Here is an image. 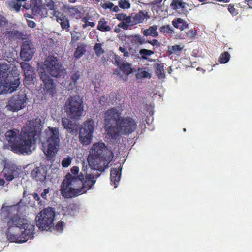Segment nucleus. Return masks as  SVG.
<instances>
[{
    "instance_id": "obj_1",
    "label": "nucleus",
    "mask_w": 252,
    "mask_h": 252,
    "mask_svg": "<svg viewBox=\"0 0 252 252\" xmlns=\"http://www.w3.org/2000/svg\"><path fill=\"white\" fill-rule=\"evenodd\" d=\"M77 166H73L71 173L65 175L61 187L62 195L66 198H73L85 193L95 184L94 174L80 172Z\"/></svg>"
},
{
    "instance_id": "obj_2",
    "label": "nucleus",
    "mask_w": 252,
    "mask_h": 252,
    "mask_svg": "<svg viewBox=\"0 0 252 252\" xmlns=\"http://www.w3.org/2000/svg\"><path fill=\"white\" fill-rule=\"evenodd\" d=\"M43 71L40 74L41 80L45 86L44 90L49 95L53 96L57 93L56 85L49 74L55 78H59L63 74L62 63L56 57L48 56L40 67Z\"/></svg>"
},
{
    "instance_id": "obj_3",
    "label": "nucleus",
    "mask_w": 252,
    "mask_h": 252,
    "mask_svg": "<svg viewBox=\"0 0 252 252\" xmlns=\"http://www.w3.org/2000/svg\"><path fill=\"white\" fill-rule=\"evenodd\" d=\"M113 152L102 142L94 143L87 158L89 165L94 169L104 171L113 158Z\"/></svg>"
},
{
    "instance_id": "obj_4",
    "label": "nucleus",
    "mask_w": 252,
    "mask_h": 252,
    "mask_svg": "<svg viewBox=\"0 0 252 252\" xmlns=\"http://www.w3.org/2000/svg\"><path fill=\"white\" fill-rule=\"evenodd\" d=\"M137 124L129 116H122L118 120L116 125L106 126L105 131L111 139L117 143L122 135L128 136L136 129Z\"/></svg>"
},
{
    "instance_id": "obj_5",
    "label": "nucleus",
    "mask_w": 252,
    "mask_h": 252,
    "mask_svg": "<svg viewBox=\"0 0 252 252\" xmlns=\"http://www.w3.org/2000/svg\"><path fill=\"white\" fill-rule=\"evenodd\" d=\"M40 123L36 120H32L29 122L26 126L22 130L20 140L17 143V153L20 154H29L32 152V147L35 144V136L40 130Z\"/></svg>"
},
{
    "instance_id": "obj_6",
    "label": "nucleus",
    "mask_w": 252,
    "mask_h": 252,
    "mask_svg": "<svg viewBox=\"0 0 252 252\" xmlns=\"http://www.w3.org/2000/svg\"><path fill=\"white\" fill-rule=\"evenodd\" d=\"M19 204L17 203V227H19L21 232L17 237V243H22L33 237L34 225L26 218L28 206L25 205L20 208Z\"/></svg>"
},
{
    "instance_id": "obj_7",
    "label": "nucleus",
    "mask_w": 252,
    "mask_h": 252,
    "mask_svg": "<svg viewBox=\"0 0 252 252\" xmlns=\"http://www.w3.org/2000/svg\"><path fill=\"white\" fill-rule=\"evenodd\" d=\"M45 141L44 153L48 159H52L59 150L60 139L59 131L57 127H48L45 131Z\"/></svg>"
},
{
    "instance_id": "obj_8",
    "label": "nucleus",
    "mask_w": 252,
    "mask_h": 252,
    "mask_svg": "<svg viewBox=\"0 0 252 252\" xmlns=\"http://www.w3.org/2000/svg\"><path fill=\"white\" fill-rule=\"evenodd\" d=\"M16 90V70L7 69L6 65H0V94L11 93Z\"/></svg>"
},
{
    "instance_id": "obj_9",
    "label": "nucleus",
    "mask_w": 252,
    "mask_h": 252,
    "mask_svg": "<svg viewBox=\"0 0 252 252\" xmlns=\"http://www.w3.org/2000/svg\"><path fill=\"white\" fill-rule=\"evenodd\" d=\"M15 212V205L5 206L4 204L1 209V216L7 221L6 234L8 240L11 242H16Z\"/></svg>"
},
{
    "instance_id": "obj_10",
    "label": "nucleus",
    "mask_w": 252,
    "mask_h": 252,
    "mask_svg": "<svg viewBox=\"0 0 252 252\" xmlns=\"http://www.w3.org/2000/svg\"><path fill=\"white\" fill-rule=\"evenodd\" d=\"M64 107L67 116L74 120L79 119L84 110L82 100L76 96H70L66 101Z\"/></svg>"
},
{
    "instance_id": "obj_11",
    "label": "nucleus",
    "mask_w": 252,
    "mask_h": 252,
    "mask_svg": "<svg viewBox=\"0 0 252 252\" xmlns=\"http://www.w3.org/2000/svg\"><path fill=\"white\" fill-rule=\"evenodd\" d=\"M41 0H32L31 6L32 7V13L35 15H40L43 17L49 16L53 18L54 17L55 13V4L52 1L46 5L41 4Z\"/></svg>"
},
{
    "instance_id": "obj_12",
    "label": "nucleus",
    "mask_w": 252,
    "mask_h": 252,
    "mask_svg": "<svg viewBox=\"0 0 252 252\" xmlns=\"http://www.w3.org/2000/svg\"><path fill=\"white\" fill-rule=\"evenodd\" d=\"M55 216L54 208L48 207L44 209L35 218L37 226L43 230L46 229L53 223Z\"/></svg>"
},
{
    "instance_id": "obj_13",
    "label": "nucleus",
    "mask_w": 252,
    "mask_h": 252,
    "mask_svg": "<svg viewBox=\"0 0 252 252\" xmlns=\"http://www.w3.org/2000/svg\"><path fill=\"white\" fill-rule=\"evenodd\" d=\"M94 129V122L91 119L86 120L79 130V140L84 145H89L92 140Z\"/></svg>"
},
{
    "instance_id": "obj_14",
    "label": "nucleus",
    "mask_w": 252,
    "mask_h": 252,
    "mask_svg": "<svg viewBox=\"0 0 252 252\" xmlns=\"http://www.w3.org/2000/svg\"><path fill=\"white\" fill-rule=\"evenodd\" d=\"M35 49L30 41H25L21 46L20 57L24 61H29L33 57Z\"/></svg>"
},
{
    "instance_id": "obj_15",
    "label": "nucleus",
    "mask_w": 252,
    "mask_h": 252,
    "mask_svg": "<svg viewBox=\"0 0 252 252\" xmlns=\"http://www.w3.org/2000/svg\"><path fill=\"white\" fill-rule=\"evenodd\" d=\"M21 67L24 74V83L25 85H30L35 78L36 74L34 68L29 63L25 62L20 63Z\"/></svg>"
},
{
    "instance_id": "obj_16",
    "label": "nucleus",
    "mask_w": 252,
    "mask_h": 252,
    "mask_svg": "<svg viewBox=\"0 0 252 252\" xmlns=\"http://www.w3.org/2000/svg\"><path fill=\"white\" fill-rule=\"evenodd\" d=\"M119 69H116L114 74L119 75L124 80L127 79L128 76L133 72V68L132 64L123 61L122 63L118 64Z\"/></svg>"
},
{
    "instance_id": "obj_17",
    "label": "nucleus",
    "mask_w": 252,
    "mask_h": 252,
    "mask_svg": "<svg viewBox=\"0 0 252 252\" xmlns=\"http://www.w3.org/2000/svg\"><path fill=\"white\" fill-rule=\"evenodd\" d=\"M121 113L117 109L112 108L108 109L104 114V122L105 129L106 126H108L111 120H114L115 122V125L117 124V121L118 119L121 118Z\"/></svg>"
},
{
    "instance_id": "obj_18",
    "label": "nucleus",
    "mask_w": 252,
    "mask_h": 252,
    "mask_svg": "<svg viewBox=\"0 0 252 252\" xmlns=\"http://www.w3.org/2000/svg\"><path fill=\"white\" fill-rule=\"evenodd\" d=\"M170 6L173 10L176 11L180 14L187 15L189 13L187 9L189 4L183 2L182 0H172Z\"/></svg>"
},
{
    "instance_id": "obj_19",
    "label": "nucleus",
    "mask_w": 252,
    "mask_h": 252,
    "mask_svg": "<svg viewBox=\"0 0 252 252\" xmlns=\"http://www.w3.org/2000/svg\"><path fill=\"white\" fill-rule=\"evenodd\" d=\"M5 137L7 143L5 147L7 149L16 152V132L14 130H9L5 133Z\"/></svg>"
},
{
    "instance_id": "obj_20",
    "label": "nucleus",
    "mask_w": 252,
    "mask_h": 252,
    "mask_svg": "<svg viewBox=\"0 0 252 252\" xmlns=\"http://www.w3.org/2000/svg\"><path fill=\"white\" fill-rule=\"evenodd\" d=\"M54 17H56V21L60 24L63 30L68 31L70 27L69 21L68 18L64 14L57 11L55 13Z\"/></svg>"
},
{
    "instance_id": "obj_21",
    "label": "nucleus",
    "mask_w": 252,
    "mask_h": 252,
    "mask_svg": "<svg viewBox=\"0 0 252 252\" xmlns=\"http://www.w3.org/2000/svg\"><path fill=\"white\" fill-rule=\"evenodd\" d=\"M122 167L120 166L118 168H112L110 171V179L111 184L115 185V188L117 187V185L120 180L121 172Z\"/></svg>"
},
{
    "instance_id": "obj_22",
    "label": "nucleus",
    "mask_w": 252,
    "mask_h": 252,
    "mask_svg": "<svg viewBox=\"0 0 252 252\" xmlns=\"http://www.w3.org/2000/svg\"><path fill=\"white\" fill-rule=\"evenodd\" d=\"M62 124L64 128L70 133H73L77 129V126L76 123L68 118H62Z\"/></svg>"
},
{
    "instance_id": "obj_23",
    "label": "nucleus",
    "mask_w": 252,
    "mask_h": 252,
    "mask_svg": "<svg viewBox=\"0 0 252 252\" xmlns=\"http://www.w3.org/2000/svg\"><path fill=\"white\" fill-rule=\"evenodd\" d=\"M172 24L175 28L179 29L181 31L188 28L189 25L187 21L181 18L174 19L172 21Z\"/></svg>"
},
{
    "instance_id": "obj_24",
    "label": "nucleus",
    "mask_w": 252,
    "mask_h": 252,
    "mask_svg": "<svg viewBox=\"0 0 252 252\" xmlns=\"http://www.w3.org/2000/svg\"><path fill=\"white\" fill-rule=\"evenodd\" d=\"M150 17L148 15V12L146 10H140L133 17L134 19V23L135 24L142 23L145 19H150Z\"/></svg>"
},
{
    "instance_id": "obj_25",
    "label": "nucleus",
    "mask_w": 252,
    "mask_h": 252,
    "mask_svg": "<svg viewBox=\"0 0 252 252\" xmlns=\"http://www.w3.org/2000/svg\"><path fill=\"white\" fill-rule=\"evenodd\" d=\"M14 167L10 166L8 164H6L1 173L7 181H11L14 178L13 173L14 172Z\"/></svg>"
},
{
    "instance_id": "obj_26",
    "label": "nucleus",
    "mask_w": 252,
    "mask_h": 252,
    "mask_svg": "<svg viewBox=\"0 0 252 252\" xmlns=\"http://www.w3.org/2000/svg\"><path fill=\"white\" fill-rule=\"evenodd\" d=\"M158 26L154 25L150 26L148 29H145L143 32V34L146 36H151L153 37H157L158 35V33L157 31Z\"/></svg>"
},
{
    "instance_id": "obj_27",
    "label": "nucleus",
    "mask_w": 252,
    "mask_h": 252,
    "mask_svg": "<svg viewBox=\"0 0 252 252\" xmlns=\"http://www.w3.org/2000/svg\"><path fill=\"white\" fill-rule=\"evenodd\" d=\"M108 21H106L104 18H101L98 21L97 29L103 32L110 31L111 28L110 26L108 25Z\"/></svg>"
},
{
    "instance_id": "obj_28",
    "label": "nucleus",
    "mask_w": 252,
    "mask_h": 252,
    "mask_svg": "<svg viewBox=\"0 0 252 252\" xmlns=\"http://www.w3.org/2000/svg\"><path fill=\"white\" fill-rule=\"evenodd\" d=\"M27 98L25 94L20 95L18 94L17 95V112L23 109L25 107L24 104L25 103Z\"/></svg>"
},
{
    "instance_id": "obj_29",
    "label": "nucleus",
    "mask_w": 252,
    "mask_h": 252,
    "mask_svg": "<svg viewBox=\"0 0 252 252\" xmlns=\"http://www.w3.org/2000/svg\"><path fill=\"white\" fill-rule=\"evenodd\" d=\"M32 176L37 181H42L45 179V176L41 173L39 167L34 169L31 173Z\"/></svg>"
},
{
    "instance_id": "obj_30",
    "label": "nucleus",
    "mask_w": 252,
    "mask_h": 252,
    "mask_svg": "<svg viewBox=\"0 0 252 252\" xmlns=\"http://www.w3.org/2000/svg\"><path fill=\"white\" fill-rule=\"evenodd\" d=\"M86 45L82 44L78 45L74 53L76 59H80L86 52Z\"/></svg>"
},
{
    "instance_id": "obj_31",
    "label": "nucleus",
    "mask_w": 252,
    "mask_h": 252,
    "mask_svg": "<svg viewBox=\"0 0 252 252\" xmlns=\"http://www.w3.org/2000/svg\"><path fill=\"white\" fill-rule=\"evenodd\" d=\"M156 71V74L159 78H162L165 76L164 65L163 63H156L154 66Z\"/></svg>"
},
{
    "instance_id": "obj_32",
    "label": "nucleus",
    "mask_w": 252,
    "mask_h": 252,
    "mask_svg": "<svg viewBox=\"0 0 252 252\" xmlns=\"http://www.w3.org/2000/svg\"><path fill=\"white\" fill-rule=\"evenodd\" d=\"M131 42L135 44L142 45L146 43V40L144 37H142L139 35H133L129 37Z\"/></svg>"
},
{
    "instance_id": "obj_33",
    "label": "nucleus",
    "mask_w": 252,
    "mask_h": 252,
    "mask_svg": "<svg viewBox=\"0 0 252 252\" xmlns=\"http://www.w3.org/2000/svg\"><path fill=\"white\" fill-rule=\"evenodd\" d=\"M154 54L153 51L146 49H142L139 51V54L141 56L142 59L148 60L150 62L154 61V60L149 59L147 56H151Z\"/></svg>"
},
{
    "instance_id": "obj_34",
    "label": "nucleus",
    "mask_w": 252,
    "mask_h": 252,
    "mask_svg": "<svg viewBox=\"0 0 252 252\" xmlns=\"http://www.w3.org/2000/svg\"><path fill=\"white\" fill-rule=\"evenodd\" d=\"M80 78V74L79 71H76L72 74L69 83V85L72 88L77 87V81Z\"/></svg>"
},
{
    "instance_id": "obj_35",
    "label": "nucleus",
    "mask_w": 252,
    "mask_h": 252,
    "mask_svg": "<svg viewBox=\"0 0 252 252\" xmlns=\"http://www.w3.org/2000/svg\"><path fill=\"white\" fill-rule=\"evenodd\" d=\"M68 11L71 17L75 18L77 19H79L81 18L82 17L81 12L80 11L76 6L69 8L68 9Z\"/></svg>"
},
{
    "instance_id": "obj_36",
    "label": "nucleus",
    "mask_w": 252,
    "mask_h": 252,
    "mask_svg": "<svg viewBox=\"0 0 252 252\" xmlns=\"http://www.w3.org/2000/svg\"><path fill=\"white\" fill-rule=\"evenodd\" d=\"M230 55L228 52H224L219 56L218 62L220 63H226L230 60Z\"/></svg>"
},
{
    "instance_id": "obj_37",
    "label": "nucleus",
    "mask_w": 252,
    "mask_h": 252,
    "mask_svg": "<svg viewBox=\"0 0 252 252\" xmlns=\"http://www.w3.org/2000/svg\"><path fill=\"white\" fill-rule=\"evenodd\" d=\"M197 34V30L190 29L185 32L184 35V39H193L195 38Z\"/></svg>"
},
{
    "instance_id": "obj_38",
    "label": "nucleus",
    "mask_w": 252,
    "mask_h": 252,
    "mask_svg": "<svg viewBox=\"0 0 252 252\" xmlns=\"http://www.w3.org/2000/svg\"><path fill=\"white\" fill-rule=\"evenodd\" d=\"M6 107L8 110L12 112L16 111V98L14 96L9 100Z\"/></svg>"
},
{
    "instance_id": "obj_39",
    "label": "nucleus",
    "mask_w": 252,
    "mask_h": 252,
    "mask_svg": "<svg viewBox=\"0 0 252 252\" xmlns=\"http://www.w3.org/2000/svg\"><path fill=\"white\" fill-rule=\"evenodd\" d=\"M160 32L163 33H166L168 34H172L174 32L173 28L170 26L169 25H164L160 27Z\"/></svg>"
},
{
    "instance_id": "obj_40",
    "label": "nucleus",
    "mask_w": 252,
    "mask_h": 252,
    "mask_svg": "<svg viewBox=\"0 0 252 252\" xmlns=\"http://www.w3.org/2000/svg\"><path fill=\"white\" fill-rule=\"evenodd\" d=\"M183 47L179 45H175L168 47V50L171 53L179 54L182 50Z\"/></svg>"
},
{
    "instance_id": "obj_41",
    "label": "nucleus",
    "mask_w": 252,
    "mask_h": 252,
    "mask_svg": "<svg viewBox=\"0 0 252 252\" xmlns=\"http://www.w3.org/2000/svg\"><path fill=\"white\" fill-rule=\"evenodd\" d=\"M102 44L99 43H97L95 44L94 49L95 52V54L97 56H100L104 53V50L101 47Z\"/></svg>"
},
{
    "instance_id": "obj_42",
    "label": "nucleus",
    "mask_w": 252,
    "mask_h": 252,
    "mask_svg": "<svg viewBox=\"0 0 252 252\" xmlns=\"http://www.w3.org/2000/svg\"><path fill=\"white\" fill-rule=\"evenodd\" d=\"M118 5L122 9H128L130 7V4L128 0H120L119 1Z\"/></svg>"
},
{
    "instance_id": "obj_43",
    "label": "nucleus",
    "mask_w": 252,
    "mask_h": 252,
    "mask_svg": "<svg viewBox=\"0 0 252 252\" xmlns=\"http://www.w3.org/2000/svg\"><path fill=\"white\" fill-rule=\"evenodd\" d=\"M72 161V158L70 157L64 158L62 161V165L63 167L66 168L68 167Z\"/></svg>"
},
{
    "instance_id": "obj_44",
    "label": "nucleus",
    "mask_w": 252,
    "mask_h": 252,
    "mask_svg": "<svg viewBox=\"0 0 252 252\" xmlns=\"http://www.w3.org/2000/svg\"><path fill=\"white\" fill-rule=\"evenodd\" d=\"M63 222L60 220L56 224L53 229L57 232H62L63 229Z\"/></svg>"
},
{
    "instance_id": "obj_45",
    "label": "nucleus",
    "mask_w": 252,
    "mask_h": 252,
    "mask_svg": "<svg viewBox=\"0 0 252 252\" xmlns=\"http://www.w3.org/2000/svg\"><path fill=\"white\" fill-rule=\"evenodd\" d=\"M228 10L229 12L233 15L236 16L238 14V10L234 8V5L229 4L228 5Z\"/></svg>"
},
{
    "instance_id": "obj_46",
    "label": "nucleus",
    "mask_w": 252,
    "mask_h": 252,
    "mask_svg": "<svg viewBox=\"0 0 252 252\" xmlns=\"http://www.w3.org/2000/svg\"><path fill=\"white\" fill-rule=\"evenodd\" d=\"M7 1L9 8L16 10V0H7Z\"/></svg>"
},
{
    "instance_id": "obj_47",
    "label": "nucleus",
    "mask_w": 252,
    "mask_h": 252,
    "mask_svg": "<svg viewBox=\"0 0 252 252\" xmlns=\"http://www.w3.org/2000/svg\"><path fill=\"white\" fill-rule=\"evenodd\" d=\"M126 23L128 25L129 24L130 25H135V23H134V19H133V17L132 16H126L125 21Z\"/></svg>"
},
{
    "instance_id": "obj_48",
    "label": "nucleus",
    "mask_w": 252,
    "mask_h": 252,
    "mask_svg": "<svg viewBox=\"0 0 252 252\" xmlns=\"http://www.w3.org/2000/svg\"><path fill=\"white\" fill-rule=\"evenodd\" d=\"M148 43L151 44L153 46H156L157 47H158L160 46V43L158 41L157 39H153L152 40H146V43Z\"/></svg>"
},
{
    "instance_id": "obj_49",
    "label": "nucleus",
    "mask_w": 252,
    "mask_h": 252,
    "mask_svg": "<svg viewBox=\"0 0 252 252\" xmlns=\"http://www.w3.org/2000/svg\"><path fill=\"white\" fill-rule=\"evenodd\" d=\"M32 196H33V197L34 200H35L36 201H38V204L42 205V204H43L42 201L40 199V196L36 193H33L32 194Z\"/></svg>"
},
{
    "instance_id": "obj_50",
    "label": "nucleus",
    "mask_w": 252,
    "mask_h": 252,
    "mask_svg": "<svg viewBox=\"0 0 252 252\" xmlns=\"http://www.w3.org/2000/svg\"><path fill=\"white\" fill-rule=\"evenodd\" d=\"M114 6L112 2L104 3L101 6L104 9H110V10Z\"/></svg>"
},
{
    "instance_id": "obj_51",
    "label": "nucleus",
    "mask_w": 252,
    "mask_h": 252,
    "mask_svg": "<svg viewBox=\"0 0 252 252\" xmlns=\"http://www.w3.org/2000/svg\"><path fill=\"white\" fill-rule=\"evenodd\" d=\"M49 192V188L45 189L43 190V191L41 194V197L47 200V194H48Z\"/></svg>"
},
{
    "instance_id": "obj_52",
    "label": "nucleus",
    "mask_w": 252,
    "mask_h": 252,
    "mask_svg": "<svg viewBox=\"0 0 252 252\" xmlns=\"http://www.w3.org/2000/svg\"><path fill=\"white\" fill-rule=\"evenodd\" d=\"M126 14L124 13L117 14L116 15V18L119 21H124Z\"/></svg>"
},
{
    "instance_id": "obj_53",
    "label": "nucleus",
    "mask_w": 252,
    "mask_h": 252,
    "mask_svg": "<svg viewBox=\"0 0 252 252\" xmlns=\"http://www.w3.org/2000/svg\"><path fill=\"white\" fill-rule=\"evenodd\" d=\"M118 26L119 28H122L123 29H127L128 25L124 21H122L118 25Z\"/></svg>"
},
{
    "instance_id": "obj_54",
    "label": "nucleus",
    "mask_w": 252,
    "mask_h": 252,
    "mask_svg": "<svg viewBox=\"0 0 252 252\" xmlns=\"http://www.w3.org/2000/svg\"><path fill=\"white\" fill-rule=\"evenodd\" d=\"M7 23V21L5 18L0 15V27H2L4 26Z\"/></svg>"
},
{
    "instance_id": "obj_55",
    "label": "nucleus",
    "mask_w": 252,
    "mask_h": 252,
    "mask_svg": "<svg viewBox=\"0 0 252 252\" xmlns=\"http://www.w3.org/2000/svg\"><path fill=\"white\" fill-rule=\"evenodd\" d=\"M123 61H122L120 57L117 55H115V62L116 63L117 65L118 66V64H121L122 63Z\"/></svg>"
},
{
    "instance_id": "obj_56",
    "label": "nucleus",
    "mask_w": 252,
    "mask_h": 252,
    "mask_svg": "<svg viewBox=\"0 0 252 252\" xmlns=\"http://www.w3.org/2000/svg\"><path fill=\"white\" fill-rule=\"evenodd\" d=\"M82 21L83 22H86L87 26H90L91 27H94L95 26V23L94 22H89L85 18L83 19Z\"/></svg>"
},
{
    "instance_id": "obj_57",
    "label": "nucleus",
    "mask_w": 252,
    "mask_h": 252,
    "mask_svg": "<svg viewBox=\"0 0 252 252\" xmlns=\"http://www.w3.org/2000/svg\"><path fill=\"white\" fill-rule=\"evenodd\" d=\"M26 0H17V12L20 11L21 7V4L19 3L20 2H21V1L25 2Z\"/></svg>"
},
{
    "instance_id": "obj_58",
    "label": "nucleus",
    "mask_w": 252,
    "mask_h": 252,
    "mask_svg": "<svg viewBox=\"0 0 252 252\" xmlns=\"http://www.w3.org/2000/svg\"><path fill=\"white\" fill-rule=\"evenodd\" d=\"M28 25L31 28H34L36 26V24L33 21H29L28 22Z\"/></svg>"
},
{
    "instance_id": "obj_59",
    "label": "nucleus",
    "mask_w": 252,
    "mask_h": 252,
    "mask_svg": "<svg viewBox=\"0 0 252 252\" xmlns=\"http://www.w3.org/2000/svg\"><path fill=\"white\" fill-rule=\"evenodd\" d=\"M111 11L112 12H117L119 11V8L117 6H114L112 8H111Z\"/></svg>"
},
{
    "instance_id": "obj_60",
    "label": "nucleus",
    "mask_w": 252,
    "mask_h": 252,
    "mask_svg": "<svg viewBox=\"0 0 252 252\" xmlns=\"http://www.w3.org/2000/svg\"><path fill=\"white\" fill-rule=\"evenodd\" d=\"M245 1L247 2V5L249 8H252V0H245Z\"/></svg>"
},
{
    "instance_id": "obj_61",
    "label": "nucleus",
    "mask_w": 252,
    "mask_h": 252,
    "mask_svg": "<svg viewBox=\"0 0 252 252\" xmlns=\"http://www.w3.org/2000/svg\"><path fill=\"white\" fill-rule=\"evenodd\" d=\"M119 50L120 51H121L122 53H124L125 52H126V49L123 47H119Z\"/></svg>"
},
{
    "instance_id": "obj_62",
    "label": "nucleus",
    "mask_w": 252,
    "mask_h": 252,
    "mask_svg": "<svg viewBox=\"0 0 252 252\" xmlns=\"http://www.w3.org/2000/svg\"><path fill=\"white\" fill-rule=\"evenodd\" d=\"M23 8L26 9H29L30 7L32 8V7L31 6V4L29 5L28 4H25L23 6Z\"/></svg>"
},
{
    "instance_id": "obj_63",
    "label": "nucleus",
    "mask_w": 252,
    "mask_h": 252,
    "mask_svg": "<svg viewBox=\"0 0 252 252\" xmlns=\"http://www.w3.org/2000/svg\"><path fill=\"white\" fill-rule=\"evenodd\" d=\"M121 31V29H120V28L118 27V28H116L115 29H114V32L116 33H119Z\"/></svg>"
},
{
    "instance_id": "obj_64",
    "label": "nucleus",
    "mask_w": 252,
    "mask_h": 252,
    "mask_svg": "<svg viewBox=\"0 0 252 252\" xmlns=\"http://www.w3.org/2000/svg\"><path fill=\"white\" fill-rule=\"evenodd\" d=\"M123 55L124 57H128L129 56V53L128 51H126V52H125L124 53H123Z\"/></svg>"
}]
</instances>
